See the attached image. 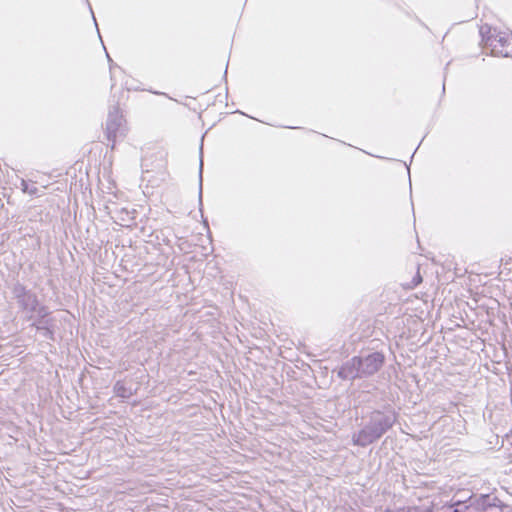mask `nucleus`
Here are the masks:
<instances>
[{
  "mask_svg": "<svg viewBox=\"0 0 512 512\" xmlns=\"http://www.w3.org/2000/svg\"><path fill=\"white\" fill-rule=\"evenodd\" d=\"M202 167H203V162L201 160L200 161V196L202 195Z\"/></svg>",
  "mask_w": 512,
  "mask_h": 512,
  "instance_id": "12",
  "label": "nucleus"
},
{
  "mask_svg": "<svg viewBox=\"0 0 512 512\" xmlns=\"http://www.w3.org/2000/svg\"><path fill=\"white\" fill-rule=\"evenodd\" d=\"M480 500L482 501L481 502V507L482 508H485L486 506L490 505V503H488V500H489V496L488 495L481 496Z\"/></svg>",
  "mask_w": 512,
  "mask_h": 512,
  "instance_id": "10",
  "label": "nucleus"
},
{
  "mask_svg": "<svg viewBox=\"0 0 512 512\" xmlns=\"http://www.w3.org/2000/svg\"><path fill=\"white\" fill-rule=\"evenodd\" d=\"M13 295L14 297L18 300H20L22 297H24L29 291H27L25 289L24 286H22L21 284H16L14 287H13Z\"/></svg>",
  "mask_w": 512,
  "mask_h": 512,
  "instance_id": "8",
  "label": "nucleus"
},
{
  "mask_svg": "<svg viewBox=\"0 0 512 512\" xmlns=\"http://www.w3.org/2000/svg\"><path fill=\"white\" fill-rule=\"evenodd\" d=\"M37 328H38L39 330H44V333H43V335H44V336L51 335V331H50L49 329H47V328H43V327H40V326H37Z\"/></svg>",
  "mask_w": 512,
  "mask_h": 512,
  "instance_id": "13",
  "label": "nucleus"
},
{
  "mask_svg": "<svg viewBox=\"0 0 512 512\" xmlns=\"http://www.w3.org/2000/svg\"><path fill=\"white\" fill-rule=\"evenodd\" d=\"M20 307L27 313H34L44 318L48 315L45 307H39V303L35 294L28 292L24 297L17 301Z\"/></svg>",
  "mask_w": 512,
  "mask_h": 512,
  "instance_id": "5",
  "label": "nucleus"
},
{
  "mask_svg": "<svg viewBox=\"0 0 512 512\" xmlns=\"http://www.w3.org/2000/svg\"><path fill=\"white\" fill-rule=\"evenodd\" d=\"M127 127L125 120L118 107H113L109 110L108 118L105 127V136L108 143H111L113 149L118 139L126 135Z\"/></svg>",
  "mask_w": 512,
  "mask_h": 512,
  "instance_id": "1",
  "label": "nucleus"
},
{
  "mask_svg": "<svg viewBox=\"0 0 512 512\" xmlns=\"http://www.w3.org/2000/svg\"><path fill=\"white\" fill-rule=\"evenodd\" d=\"M395 420L396 417L393 413L385 414L377 411L371 415L369 424L380 436H382L393 426Z\"/></svg>",
  "mask_w": 512,
  "mask_h": 512,
  "instance_id": "3",
  "label": "nucleus"
},
{
  "mask_svg": "<svg viewBox=\"0 0 512 512\" xmlns=\"http://www.w3.org/2000/svg\"><path fill=\"white\" fill-rule=\"evenodd\" d=\"M443 512H453L452 511V507H448L447 509H445Z\"/></svg>",
  "mask_w": 512,
  "mask_h": 512,
  "instance_id": "14",
  "label": "nucleus"
},
{
  "mask_svg": "<svg viewBox=\"0 0 512 512\" xmlns=\"http://www.w3.org/2000/svg\"><path fill=\"white\" fill-rule=\"evenodd\" d=\"M358 357L360 360V371L363 377L375 374L384 363V355L379 352L371 353L365 357Z\"/></svg>",
  "mask_w": 512,
  "mask_h": 512,
  "instance_id": "2",
  "label": "nucleus"
},
{
  "mask_svg": "<svg viewBox=\"0 0 512 512\" xmlns=\"http://www.w3.org/2000/svg\"><path fill=\"white\" fill-rule=\"evenodd\" d=\"M381 436L376 432L371 425L368 423L363 429H361L357 434L353 435V442L359 446L365 447L376 440H378Z\"/></svg>",
  "mask_w": 512,
  "mask_h": 512,
  "instance_id": "6",
  "label": "nucleus"
},
{
  "mask_svg": "<svg viewBox=\"0 0 512 512\" xmlns=\"http://www.w3.org/2000/svg\"><path fill=\"white\" fill-rule=\"evenodd\" d=\"M338 376L343 380H353L356 378H362V372L360 371V360L359 357H353L345 362L338 370Z\"/></svg>",
  "mask_w": 512,
  "mask_h": 512,
  "instance_id": "4",
  "label": "nucleus"
},
{
  "mask_svg": "<svg viewBox=\"0 0 512 512\" xmlns=\"http://www.w3.org/2000/svg\"><path fill=\"white\" fill-rule=\"evenodd\" d=\"M422 281V278L420 276V274L418 273L414 278H413V287L414 286H417L419 283H421Z\"/></svg>",
  "mask_w": 512,
  "mask_h": 512,
  "instance_id": "11",
  "label": "nucleus"
},
{
  "mask_svg": "<svg viewBox=\"0 0 512 512\" xmlns=\"http://www.w3.org/2000/svg\"><path fill=\"white\" fill-rule=\"evenodd\" d=\"M450 507H452L453 512H468L469 510V505H466L460 501L455 502Z\"/></svg>",
  "mask_w": 512,
  "mask_h": 512,
  "instance_id": "9",
  "label": "nucleus"
},
{
  "mask_svg": "<svg viewBox=\"0 0 512 512\" xmlns=\"http://www.w3.org/2000/svg\"><path fill=\"white\" fill-rule=\"evenodd\" d=\"M114 392L121 398H129L132 395L131 389L126 388L123 382L118 381L114 386Z\"/></svg>",
  "mask_w": 512,
  "mask_h": 512,
  "instance_id": "7",
  "label": "nucleus"
}]
</instances>
